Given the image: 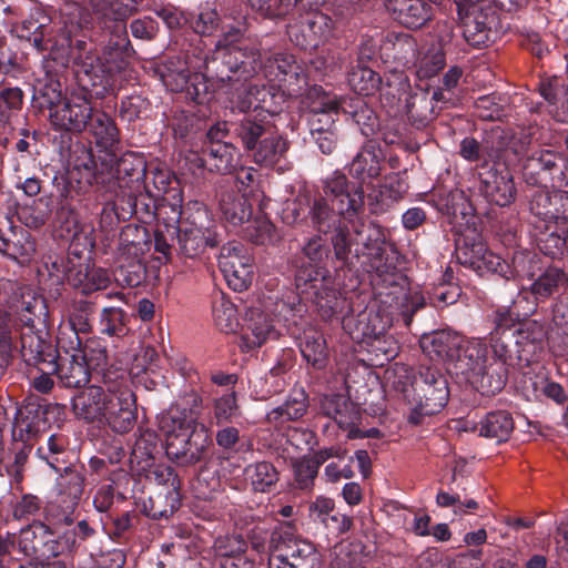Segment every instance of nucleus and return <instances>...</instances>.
<instances>
[{"instance_id":"obj_35","label":"nucleus","mask_w":568,"mask_h":568,"mask_svg":"<svg viewBox=\"0 0 568 568\" xmlns=\"http://www.w3.org/2000/svg\"><path fill=\"white\" fill-rule=\"evenodd\" d=\"M337 102L346 121L354 123L366 140L374 139L379 125V118L365 98L359 95L342 97L337 99Z\"/></svg>"},{"instance_id":"obj_57","label":"nucleus","mask_w":568,"mask_h":568,"mask_svg":"<svg viewBox=\"0 0 568 568\" xmlns=\"http://www.w3.org/2000/svg\"><path fill=\"white\" fill-rule=\"evenodd\" d=\"M169 125L173 131L175 140H180L184 145L194 148L203 139L206 121L194 113L180 111L174 113Z\"/></svg>"},{"instance_id":"obj_56","label":"nucleus","mask_w":568,"mask_h":568,"mask_svg":"<svg viewBox=\"0 0 568 568\" xmlns=\"http://www.w3.org/2000/svg\"><path fill=\"white\" fill-rule=\"evenodd\" d=\"M320 412L332 418L339 428L349 427L361 419L356 406L343 394L324 395L320 402Z\"/></svg>"},{"instance_id":"obj_41","label":"nucleus","mask_w":568,"mask_h":568,"mask_svg":"<svg viewBox=\"0 0 568 568\" xmlns=\"http://www.w3.org/2000/svg\"><path fill=\"white\" fill-rule=\"evenodd\" d=\"M202 404V397L194 393L192 395L191 408L171 407L163 413L159 419L160 429L169 437L187 435L191 429L201 426L192 409Z\"/></svg>"},{"instance_id":"obj_12","label":"nucleus","mask_w":568,"mask_h":568,"mask_svg":"<svg viewBox=\"0 0 568 568\" xmlns=\"http://www.w3.org/2000/svg\"><path fill=\"white\" fill-rule=\"evenodd\" d=\"M530 133V141L523 155L516 156L510 166L520 164L525 182L544 187H562L568 185V160L552 150L534 149L538 142L539 126L529 124L517 135Z\"/></svg>"},{"instance_id":"obj_58","label":"nucleus","mask_w":568,"mask_h":568,"mask_svg":"<svg viewBox=\"0 0 568 568\" xmlns=\"http://www.w3.org/2000/svg\"><path fill=\"white\" fill-rule=\"evenodd\" d=\"M155 277V270L149 268L142 256H119L114 280L121 286L138 287Z\"/></svg>"},{"instance_id":"obj_34","label":"nucleus","mask_w":568,"mask_h":568,"mask_svg":"<svg viewBox=\"0 0 568 568\" xmlns=\"http://www.w3.org/2000/svg\"><path fill=\"white\" fill-rule=\"evenodd\" d=\"M85 486V469L83 466H64L63 471L57 478V491L61 503L67 504L71 511L67 513L62 523L72 526L74 523V509L79 505Z\"/></svg>"},{"instance_id":"obj_63","label":"nucleus","mask_w":568,"mask_h":568,"mask_svg":"<svg viewBox=\"0 0 568 568\" xmlns=\"http://www.w3.org/2000/svg\"><path fill=\"white\" fill-rule=\"evenodd\" d=\"M152 236L143 225L128 224L119 234V256H143L151 250Z\"/></svg>"},{"instance_id":"obj_53","label":"nucleus","mask_w":568,"mask_h":568,"mask_svg":"<svg viewBox=\"0 0 568 568\" xmlns=\"http://www.w3.org/2000/svg\"><path fill=\"white\" fill-rule=\"evenodd\" d=\"M80 358L88 365L92 372V378L103 377L109 372L129 374L126 369L108 365L109 354L103 338L100 336H89L81 349Z\"/></svg>"},{"instance_id":"obj_27","label":"nucleus","mask_w":568,"mask_h":568,"mask_svg":"<svg viewBox=\"0 0 568 568\" xmlns=\"http://www.w3.org/2000/svg\"><path fill=\"white\" fill-rule=\"evenodd\" d=\"M211 445L207 428L202 424L187 435L169 437L165 454L181 466H193L203 462Z\"/></svg>"},{"instance_id":"obj_5","label":"nucleus","mask_w":568,"mask_h":568,"mask_svg":"<svg viewBox=\"0 0 568 568\" xmlns=\"http://www.w3.org/2000/svg\"><path fill=\"white\" fill-rule=\"evenodd\" d=\"M525 300L519 295L510 305L498 306L490 314L494 326L489 333V347L493 356L510 368L529 366L545 348V326L537 321H521L535 312V308L519 312Z\"/></svg>"},{"instance_id":"obj_31","label":"nucleus","mask_w":568,"mask_h":568,"mask_svg":"<svg viewBox=\"0 0 568 568\" xmlns=\"http://www.w3.org/2000/svg\"><path fill=\"white\" fill-rule=\"evenodd\" d=\"M50 17L40 8H32L28 17L11 24V33L19 39L27 40L39 52H47L58 44L51 36Z\"/></svg>"},{"instance_id":"obj_40","label":"nucleus","mask_w":568,"mask_h":568,"mask_svg":"<svg viewBox=\"0 0 568 568\" xmlns=\"http://www.w3.org/2000/svg\"><path fill=\"white\" fill-rule=\"evenodd\" d=\"M64 281L89 295L95 291L105 290L111 283V277L106 270L91 265L88 260V262L81 263V266L70 267V271L65 272V277L55 282Z\"/></svg>"},{"instance_id":"obj_39","label":"nucleus","mask_w":568,"mask_h":568,"mask_svg":"<svg viewBox=\"0 0 568 568\" xmlns=\"http://www.w3.org/2000/svg\"><path fill=\"white\" fill-rule=\"evenodd\" d=\"M386 9L394 20L408 29H419L433 17L428 0H388Z\"/></svg>"},{"instance_id":"obj_30","label":"nucleus","mask_w":568,"mask_h":568,"mask_svg":"<svg viewBox=\"0 0 568 568\" xmlns=\"http://www.w3.org/2000/svg\"><path fill=\"white\" fill-rule=\"evenodd\" d=\"M278 337L280 332L271 314L257 306L246 310L241 329L240 346L243 352H253Z\"/></svg>"},{"instance_id":"obj_6","label":"nucleus","mask_w":568,"mask_h":568,"mask_svg":"<svg viewBox=\"0 0 568 568\" xmlns=\"http://www.w3.org/2000/svg\"><path fill=\"white\" fill-rule=\"evenodd\" d=\"M95 97L81 88L71 90V98L63 109L55 112L54 123L60 128V152L69 158V143L83 141L79 134L89 132L95 144L104 153H113L121 143L120 130L114 119L105 111L97 108L92 100ZM84 142L91 141L84 140Z\"/></svg>"},{"instance_id":"obj_22","label":"nucleus","mask_w":568,"mask_h":568,"mask_svg":"<svg viewBox=\"0 0 568 568\" xmlns=\"http://www.w3.org/2000/svg\"><path fill=\"white\" fill-rule=\"evenodd\" d=\"M302 118L306 121L310 134L337 130L336 116L341 113L337 98L314 85L301 101Z\"/></svg>"},{"instance_id":"obj_43","label":"nucleus","mask_w":568,"mask_h":568,"mask_svg":"<svg viewBox=\"0 0 568 568\" xmlns=\"http://www.w3.org/2000/svg\"><path fill=\"white\" fill-rule=\"evenodd\" d=\"M488 361L487 344L479 339H473L467 342L464 346H458V354L450 365L452 369H454L457 375H463L469 383L471 381V374L483 369V366Z\"/></svg>"},{"instance_id":"obj_33","label":"nucleus","mask_w":568,"mask_h":568,"mask_svg":"<svg viewBox=\"0 0 568 568\" xmlns=\"http://www.w3.org/2000/svg\"><path fill=\"white\" fill-rule=\"evenodd\" d=\"M436 210L448 217V222L454 225L458 236L460 232L468 227H476V217L473 213V206L460 190H454L445 194H439L434 200Z\"/></svg>"},{"instance_id":"obj_29","label":"nucleus","mask_w":568,"mask_h":568,"mask_svg":"<svg viewBox=\"0 0 568 568\" xmlns=\"http://www.w3.org/2000/svg\"><path fill=\"white\" fill-rule=\"evenodd\" d=\"M494 164L479 171V193L489 203L504 207L510 205L517 195V189L510 166Z\"/></svg>"},{"instance_id":"obj_8","label":"nucleus","mask_w":568,"mask_h":568,"mask_svg":"<svg viewBox=\"0 0 568 568\" xmlns=\"http://www.w3.org/2000/svg\"><path fill=\"white\" fill-rule=\"evenodd\" d=\"M95 535L97 530L85 519L60 534L44 521L33 519L17 535V550L30 559L44 561L77 552L82 542Z\"/></svg>"},{"instance_id":"obj_52","label":"nucleus","mask_w":568,"mask_h":568,"mask_svg":"<svg viewBox=\"0 0 568 568\" xmlns=\"http://www.w3.org/2000/svg\"><path fill=\"white\" fill-rule=\"evenodd\" d=\"M334 500L326 497H317L310 505V517L315 523L322 524L332 534H344L353 525V519L344 514L335 511Z\"/></svg>"},{"instance_id":"obj_42","label":"nucleus","mask_w":568,"mask_h":568,"mask_svg":"<svg viewBox=\"0 0 568 568\" xmlns=\"http://www.w3.org/2000/svg\"><path fill=\"white\" fill-rule=\"evenodd\" d=\"M568 287V275L564 268L549 265L535 277L530 285V294L535 298V303L530 308H535L538 303L545 302L555 295H560Z\"/></svg>"},{"instance_id":"obj_2","label":"nucleus","mask_w":568,"mask_h":568,"mask_svg":"<svg viewBox=\"0 0 568 568\" xmlns=\"http://www.w3.org/2000/svg\"><path fill=\"white\" fill-rule=\"evenodd\" d=\"M91 11L79 10V28L88 31L92 20L109 32V40L98 57H87L80 69L79 88L102 100L113 94L120 73L126 70L135 50L128 36L126 20L138 11L133 4L111 0H90Z\"/></svg>"},{"instance_id":"obj_26","label":"nucleus","mask_w":568,"mask_h":568,"mask_svg":"<svg viewBox=\"0 0 568 568\" xmlns=\"http://www.w3.org/2000/svg\"><path fill=\"white\" fill-rule=\"evenodd\" d=\"M260 61L261 68L254 77L263 71L270 82H277L276 84L286 89L288 94H298L307 85L306 71L293 54L276 53L263 62L260 53Z\"/></svg>"},{"instance_id":"obj_3","label":"nucleus","mask_w":568,"mask_h":568,"mask_svg":"<svg viewBox=\"0 0 568 568\" xmlns=\"http://www.w3.org/2000/svg\"><path fill=\"white\" fill-rule=\"evenodd\" d=\"M49 311L44 300L32 297L10 313L0 311V366L8 367L20 357L29 367L44 365L54 371L59 352L48 329Z\"/></svg>"},{"instance_id":"obj_9","label":"nucleus","mask_w":568,"mask_h":568,"mask_svg":"<svg viewBox=\"0 0 568 568\" xmlns=\"http://www.w3.org/2000/svg\"><path fill=\"white\" fill-rule=\"evenodd\" d=\"M232 134L247 158L261 168L273 169L286 158L291 143L275 124L257 114H246L232 122Z\"/></svg>"},{"instance_id":"obj_17","label":"nucleus","mask_w":568,"mask_h":568,"mask_svg":"<svg viewBox=\"0 0 568 568\" xmlns=\"http://www.w3.org/2000/svg\"><path fill=\"white\" fill-rule=\"evenodd\" d=\"M455 243L459 264L469 267L480 277L505 280L508 261L488 250L477 227H468L460 232Z\"/></svg>"},{"instance_id":"obj_44","label":"nucleus","mask_w":568,"mask_h":568,"mask_svg":"<svg viewBox=\"0 0 568 568\" xmlns=\"http://www.w3.org/2000/svg\"><path fill=\"white\" fill-rule=\"evenodd\" d=\"M219 209L222 219L232 227H240L253 215L252 204L241 190H222L219 194Z\"/></svg>"},{"instance_id":"obj_28","label":"nucleus","mask_w":568,"mask_h":568,"mask_svg":"<svg viewBox=\"0 0 568 568\" xmlns=\"http://www.w3.org/2000/svg\"><path fill=\"white\" fill-rule=\"evenodd\" d=\"M57 405L49 403L41 397H27L17 409L12 436L13 439L34 438L50 426L49 415L53 413Z\"/></svg>"},{"instance_id":"obj_11","label":"nucleus","mask_w":568,"mask_h":568,"mask_svg":"<svg viewBox=\"0 0 568 568\" xmlns=\"http://www.w3.org/2000/svg\"><path fill=\"white\" fill-rule=\"evenodd\" d=\"M403 395L409 407L407 422L413 426H419L426 417L440 413L447 405V376L435 365H420L414 373L410 384L403 388Z\"/></svg>"},{"instance_id":"obj_48","label":"nucleus","mask_w":568,"mask_h":568,"mask_svg":"<svg viewBox=\"0 0 568 568\" xmlns=\"http://www.w3.org/2000/svg\"><path fill=\"white\" fill-rule=\"evenodd\" d=\"M130 317L122 307L105 306L94 321V333L112 342L124 338L130 333Z\"/></svg>"},{"instance_id":"obj_1","label":"nucleus","mask_w":568,"mask_h":568,"mask_svg":"<svg viewBox=\"0 0 568 568\" xmlns=\"http://www.w3.org/2000/svg\"><path fill=\"white\" fill-rule=\"evenodd\" d=\"M335 255L342 265L362 264L374 273L375 304L344 317V328L353 339L378 341L394 323L409 326L416 312L426 305L419 292H406L399 265L404 256L387 239L386 229L374 225L348 232L339 230L333 237Z\"/></svg>"},{"instance_id":"obj_36","label":"nucleus","mask_w":568,"mask_h":568,"mask_svg":"<svg viewBox=\"0 0 568 568\" xmlns=\"http://www.w3.org/2000/svg\"><path fill=\"white\" fill-rule=\"evenodd\" d=\"M448 105L452 97L445 92L434 90L432 94L426 91L412 92L406 100V114L408 120L417 129L426 128L437 115L436 103Z\"/></svg>"},{"instance_id":"obj_59","label":"nucleus","mask_w":568,"mask_h":568,"mask_svg":"<svg viewBox=\"0 0 568 568\" xmlns=\"http://www.w3.org/2000/svg\"><path fill=\"white\" fill-rule=\"evenodd\" d=\"M244 478L253 493H273L280 481V471L275 465L267 460L247 464L243 470Z\"/></svg>"},{"instance_id":"obj_18","label":"nucleus","mask_w":568,"mask_h":568,"mask_svg":"<svg viewBox=\"0 0 568 568\" xmlns=\"http://www.w3.org/2000/svg\"><path fill=\"white\" fill-rule=\"evenodd\" d=\"M463 23V36L475 48L487 45L499 36L501 24L496 9L486 0H454Z\"/></svg>"},{"instance_id":"obj_64","label":"nucleus","mask_w":568,"mask_h":568,"mask_svg":"<svg viewBox=\"0 0 568 568\" xmlns=\"http://www.w3.org/2000/svg\"><path fill=\"white\" fill-rule=\"evenodd\" d=\"M161 452V439L153 429L139 427L135 434V442L130 455L131 470L136 467L155 462Z\"/></svg>"},{"instance_id":"obj_60","label":"nucleus","mask_w":568,"mask_h":568,"mask_svg":"<svg viewBox=\"0 0 568 568\" xmlns=\"http://www.w3.org/2000/svg\"><path fill=\"white\" fill-rule=\"evenodd\" d=\"M536 230L538 233L535 237L539 251L552 260L562 257L567 251L568 230L557 222L541 225L537 223Z\"/></svg>"},{"instance_id":"obj_24","label":"nucleus","mask_w":568,"mask_h":568,"mask_svg":"<svg viewBox=\"0 0 568 568\" xmlns=\"http://www.w3.org/2000/svg\"><path fill=\"white\" fill-rule=\"evenodd\" d=\"M113 389L114 398L100 424L118 435H125L133 429L138 419L136 397L131 388L130 374H125L120 384L115 383Z\"/></svg>"},{"instance_id":"obj_16","label":"nucleus","mask_w":568,"mask_h":568,"mask_svg":"<svg viewBox=\"0 0 568 568\" xmlns=\"http://www.w3.org/2000/svg\"><path fill=\"white\" fill-rule=\"evenodd\" d=\"M69 246L67 250L50 251L43 257V266L50 277L60 281L65 277L70 267L81 266V263L91 260V252L95 246L94 229L90 224H80L77 220L68 221Z\"/></svg>"},{"instance_id":"obj_23","label":"nucleus","mask_w":568,"mask_h":568,"mask_svg":"<svg viewBox=\"0 0 568 568\" xmlns=\"http://www.w3.org/2000/svg\"><path fill=\"white\" fill-rule=\"evenodd\" d=\"M219 267L227 285L236 292L246 290L253 280V258L244 244L237 241L222 245L219 257Z\"/></svg>"},{"instance_id":"obj_55","label":"nucleus","mask_w":568,"mask_h":568,"mask_svg":"<svg viewBox=\"0 0 568 568\" xmlns=\"http://www.w3.org/2000/svg\"><path fill=\"white\" fill-rule=\"evenodd\" d=\"M419 343L423 353L432 361L447 362L450 365L458 354V338L445 331L424 334Z\"/></svg>"},{"instance_id":"obj_32","label":"nucleus","mask_w":568,"mask_h":568,"mask_svg":"<svg viewBox=\"0 0 568 568\" xmlns=\"http://www.w3.org/2000/svg\"><path fill=\"white\" fill-rule=\"evenodd\" d=\"M332 31V19L317 9H313L298 24L292 27L288 33L295 45L306 51L317 49L327 41Z\"/></svg>"},{"instance_id":"obj_61","label":"nucleus","mask_w":568,"mask_h":568,"mask_svg":"<svg viewBox=\"0 0 568 568\" xmlns=\"http://www.w3.org/2000/svg\"><path fill=\"white\" fill-rule=\"evenodd\" d=\"M123 202L130 205L129 219L135 217L143 224L152 223L156 219V207L159 197H155L145 187H135L132 190H120Z\"/></svg>"},{"instance_id":"obj_46","label":"nucleus","mask_w":568,"mask_h":568,"mask_svg":"<svg viewBox=\"0 0 568 568\" xmlns=\"http://www.w3.org/2000/svg\"><path fill=\"white\" fill-rule=\"evenodd\" d=\"M509 366L491 356L478 373L471 374L469 382L485 396H493L504 389L508 381Z\"/></svg>"},{"instance_id":"obj_13","label":"nucleus","mask_w":568,"mask_h":568,"mask_svg":"<svg viewBox=\"0 0 568 568\" xmlns=\"http://www.w3.org/2000/svg\"><path fill=\"white\" fill-rule=\"evenodd\" d=\"M530 133L508 135L497 128L485 132L481 140L466 136L459 143L458 154L470 163H476L480 171L494 164L510 166L511 161L523 155L529 144Z\"/></svg>"},{"instance_id":"obj_45","label":"nucleus","mask_w":568,"mask_h":568,"mask_svg":"<svg viewBox=\"0 0 568 568\" xmlns=\"http://www.w3.org/2000/svg\"><path fill=\"white\" fill-rule=\"evenodd\" d=\"M538 92L550 106L552 118L557 122L568 123V83L558 77L541 78Z\"/></svg>"},{"instance_id":"obj_15","label":"nucleus","mask_w":568,"mask_h":568,"mask_svg":"<svg viewBox=\"0 0 568 568\" xmlns=\"http://www.w3.org/2000/svg\"><path fill=\"white\" fill-rule=\"evenodd\" d=\"M322 552L316 546L296 536L291 526L274 529L271 536V568H322Z\"/></svg>"},{"instance_id":"obj_19","label":"nucleus","mask_w":568,"mask_h":568,"mask_svg":"<svg viewBox=\"0 0 568 568\" xmlns=\"http://www.w3.org/2000/svg\"><path fill=\"white\" fill-rule=\"evenodd\" d=\"M124 373L114 371L103 374V377L92 378L97 384L87 386L72 397V410L78 419L89 424H100L105 416L108 406L114 398L115 383L124 378Z\"/></svg>"},{"instance_id":"obj_14","label":"nucleus","mask_w":568,"mask_h":568,"mask_svg":"<svg viewBox=\"0 0 568 568\" xmlns=\"http://www.w3.org/2000/svg\"><path fill=\"white\" fill-rule=\"evenodd\" d=\"M185 214L179 227L175 252L181 258H201L207 250L216 248L222 243V227L199 201H190Z\"/></svg>"},{"instance_id":"obj_25","label":"nucleus","mask_w":568,"mask_h":568,"mask_svg":"<svg viewBox=\"0 0 568 568\" xmlns=\"http://www.w3.org/2000/svg\"><path fill=\"white\" fill-rule=\"evenodd\" d=\"M385 155L377 139H367L346 164L348 178L362 187H374L384 171Z\"/></svg>"},{"instance_id":"obj_10","label":"nucleus","mask_w":568,"mask_h":568,"mask_svg":"<svg viewBox=\"0 0 568 568\" xmlns=\"http://www.w3.org/2000/svg\"><path fill=\"white\" fill-rule=\"evenodd\" d=\"M366 225H374L376 227L384 229L382 225L376 224L374 222L353 223L352 225L339 224L331 234V246L326 244V241L321 235H313L312 237H310L302 246L301 252L295 254L290 262L294 276V285L302 284L304 286L306 285V283L316 284L318 281L323 283L325 278L333 277L328 268L329 263L335 270H353L357 267L358 264H341V261H338L335 255L333 237L339 230L346 229L351 233L353 231H358L359 227ZM359 266L371 272L369 266H364L361 263Z\"/></svg>"},{"instance_id":"obj_51","label":"nucleus","mask_w":568,"mask_h":568,"mask_svg":"<svg viewBox=\"0 0 568 568\" xmlns=\"http://www.w3.org/2000/svg\"><path fill=\"white\" fill-rule=\"evenodd\" d=\"M53 367L55 376L68 388L84 387L92 379V372L78 353L67 357L59 355L58 359H54Z\"/></svg>"},{"instance_id":"obj_37","label":"nucleus","mask_w":568,"mask_h":568,"mask_svg":"<svg viewBox=\"0 0 568 568\" xmlns=\"http://www.w3.org/2000/svg\"><path fill=\"white\" fill-rule=\"evenodd\" d=\"M70 98L71 91L68 94L62 95L60 81L49 77L43 81H39L38 84L33 87L31 103L32 108L39 112L48 110L49 121L52 129L60 131V128L53 121V115L55 112L63 109L64 104L69 101Z\"/></svg>"},{"instance_id":"obj_4","label":"nucleus","mask_w":568,"mask_h":568,"mask_svg":"<svg viewBox=\"0 0 568 568\" xmlns=\"http://www.w3.org/2000/svg\"><path fill=\"white\" fill-rule=\"evenodd\" d=\"M68 148V185L77 193H87L94 186L104 191L145 187L149 166L143 154L128 151L118 159L113 152L97 160L89 142L78 140Z\"/></svg>"},{"instance_id":"obj_62","label":"nucleus","mask_w":568,"mask_h":568,"mask_svg":"<svg viewBox=\"0 0 568 568\" xmlns=\"http://www.w3.org/2000/svg\"><path fill=\"white\" fill-rule=\"evenodd\" d=\"M515 428L513 415L505 409L491 410L475 426L479 436L494 439L496 443L508 440Z\"/></svg>"},{"instance_id":"obj_21","label":"nucleus","mask_w":568,"mask_h":568,"mask_svg":"<svg viewBox=\"0 0 568 568\" xmlns=\"http://www.w3.org/2000/svg\"><path fill=\"white\" fill-rule=\"evenodd\" d=\"M304 295L307 308L312 306L323 321L342 320L353 312L347 298L336 288L334 277L325 278L322 283H306L294 285Z\"/></svg>"},{"instance_id":"obj_20","label":"nucleus","mask_w":568,"mask_h":568,"mask_svg":"<svg viewBox=\"0 0 568 568\" xmlns=\"http://www.w3.org/2000/svg\"><path fill=\"white\" fill-rule=\"evenodd\" d=\"M323 193L329 199L336 213L347 221L365 211V191L361 184L349 180L342 170H335L322 180Z\"/></svg>"},{"instance_id":"obj_54","label":"nucleus","mask_w":568,"mask_h":568,"mask_svg":"<svg viewBox=\"0 0 568 568\" xmlns=\"http://www.w3.org/2000/svg\"><path fill=\"white\" fill-rule=\"evenodd\" d=\"M102 529L115 542H128L135 534L140 515L135 510L112 511L100 518Z\"/></svg>"},{"instance_id":"obj_47","label":"nucleus","mask_w":568,"mask_h":568,"mask_svg":"<svg viewBox=\"0 0 568 568\" xmlns=\"http://www.w3.org/2000/svg\"><path fill=\"white\" fill-rule=\"evenodd\" d=\"M379 49L386 61L402 65L414 62L418 53L415 38L406 32H388Z\"/></svg>"},{"instance_id":"obj_38","label":"nucleus","mask_w":568,"mask_h":568,"mask_svg":"<svg viewBox=\"0 0 568 568\" xmlns=\"http://www.w3.org/2000/svg\"><path fill=\"white\" fill-rule=\"evenodd\" d=\"M71 32L72 30H69L67 34L63 33L59 39H55L58 44L49 50L47 57L53 61H60L63 63L64 61H68L69 57L72 54L75 68L77 88H79L82 61L87 57H98V53L94 51L92 43L85 40V34H82V38H72Z\"/></svg>"},{"instance_id":"obj_50","label":"nucleus","mask_w":568,"mask_h":568,"mask_svg":"<svg viewBox=\"0 0 568 568\" xmlns=\"http://www.w3.org/2000/svg\"><path fill=\"white\" fill-rule=\"evenodd\" d=\"M201 161L210 172L233 173L240 161V151L233 143L201 146Z\"/></svg>"},{"instance_id":"obj_7","label":"nucleus","mask_w":568,"mask_h":568,"mask_svg":"<svg viewBox=\"0 0 568 568\" xmlns=\"http://www.w3.org/2000/svg\"><path fill=\"white\" fill-rule=\"evenodd\" d=\"M180 50L182 63L191 70L206 71L215 81L230 80L233 72L242 77L253 78L261 68L260 50L253 47H222L215 44L211 54L206 51V43L197 34L180 33L175 39Z\"/></svg>"},{"instance_id":"obj_49","label":"nucleus","mask_w":568,"mask_h":568,"mask_svg":"<svg viewBox=\"0 0 568 568\" xmlns=\"http://www.w3.org/2000/svg\"><path fill=\"white\" fill-rule=\"evenodd\" d=\"M230 78V80L220 82L211 78L206 71H195L184 91L185 97L196 104H206L214 98L216 90H224L226 88L227 82L234 83V81L239 82L246 79L240 72H233Z\"/></svg>"}]
</instances>
